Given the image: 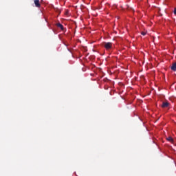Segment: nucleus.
<instances>
[{"instance_id":"nucleus-1","label":"nucleus","mask_w":176,"mask_h":176,"mask_svg":"<svg viewBox=\"0 0 176 176\" xmlns=\"http://www.w3.org/2000/svg\"><path fill=\"white\" fill-rule=\"evenodd\" d=\"M102 46L106 49V50H111L112 49V43L111 42H104Z\"/></svg>"},{"instance_id":"nucleus-2","label":"nucleus","mask_w":176,"mask_h":176,"mask_svg":"<svg viewBox=\"0 0 176 176\" xmlns=\"http://www.w3.org/2000/svg\"><path fill=\"white\" fill-rule=\"evenodd\" d=\"M170 107V103L168 102H163L162 104V108H168Z\"/></svg>"},{"instance_id":"nucleus-3","label":"nucleus","mask_w":176,"mask_h":176,"mask_svg":"<svg viewBox=\"0 0 176 176\" xmlns=\"http://www.w3.org/2000/svg\"><path fill=\"white\" fill-rule=\"evenodd\" d=\"M34 3L36 6V8H41V3L39 0H34Z\"/></svg>"},{"instance_id":"nucleus-4","label":"nucleus","mask_w":176,"mask_h":176,"mask_svg":"<svg viewBox=\"0 0 176 176\" xmlns=\"http://www.w3.org/2000/svg\"><path fill=\"white\" fill-rule=\"evenodd\" d=\"M167 141H169V142H171V144H174V139L171 136H169L166 138Z\"/></svg>"},{"instance_id":"nucleus-5","label":"nucleus","mask_w":176,"mask_h":176,"mask_svg":"<svg viewBox=\"0 0 176 176\" xmlns=\"http://www.w3.org/2000/svg\"><path fill=\"white\" fill-rule=\"evenodd\" d=\"M57 27L62 30V31L64 30V26L61 23H57Z\"/></svg>"},{"instance_id":"nucleus-6","label":"nucleus","mask_w":176,"mask_h":176,"mask_svg":"<svg viewBox=\"0 0 176 176\" xmlns=\"http://www.w3.org/2000/svg\"><path fill=\"white\" fill-rule=\"evenodd\" d=\"M172 71H176V63H173L171 67Z\"/></svg>"},{"instance_id":"nucleus-7","label":"nucleus","mask_w":176,"mask_h":176,"mask_svg":"<svg viewBox=\"0 0 176 176\" xmlns=\"http://www.w3.org/2000/svg\"><path fill=\"white\" fill-rule=\"evenodd\" d=\"M141 34L143 35V36H145V35H146V32H142Z\"/></svg>"},{"instance_id":"nucleus-8","label":"nucleus","mask_w":176,"mask_h":176,"mask_svg":"<svg viewBox=\"0 0 176 176\" xmlns=\"http://www.w3.org/2000/svg\"><path fill=\"white\" fill-rule=\"evenodd\" d=\"M173 13H174V14H175V16H176V8L174 9Z\"/></svg>"}]
</instances>
